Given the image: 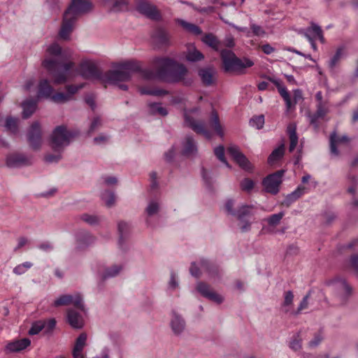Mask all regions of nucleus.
<instances>
[{
  "label": "nucleus",
  "mask_w": 358,
  "mask_h": 358,
  "mask_svg": "<svg viewBox=\"0 0 358 358\" xmlns=\"http://www.w3.org/2000/svg\"><path fill=\"white\" fill-rule=\"evenodd\" d=\"M152 63L154 69H146L142 72L145 79H158L168 83L182 81L185 85L191 83V80H185L187 69L183 64L168 57H156Z\"/></svg>",
  "instance_id": "nucleus-1"
},
{
  "label": "nucleus",
  "mask_w": 358,
  "mask_h": 358,
  "mask_svg": "<svg viewBox=\"0 0 358 358\" xmlns=\"http://www.w3.org/2000/svg\"><path fill=\"white\" fill-rule=\"evenodd\" d=\"M47 55L42 64L51 74L54 83L59 85L67 80L69 71L74 66L71 62H65L62 49L57 43L50 45L46 50Z\"/></svg>",
  "instance_id": "nucleus-2"
},
{
  "label": "nucleus",
  "mask_w": 358,
  "mask_h": 358,
  "mask_svg": "<svg viewBox=\"0 0 358 358\" xmlns=\"http://www.w3.org/2000/svg\"><path fill=\"white\" fill-rule=\"evenodd\" d=\"M141 70L137 62L129 61L119 64L117 69L110 70L103 73L102 82L117 85L120 82H126L131 79L134 73Z\"/></svg>",
  "instance_id": "nucleus-3"
},
{
  "label": "nucleus",
  "mask_w": 358,
  "mask_h": 358,
  "mask_svg": "<svg viewBox=\"0 0 358 358\" xmlns=\"http://www.w3.org/2000/svg\"><path fill=\"white\" fill-rule=\"evenodd\" d=\"M221 58L226 71H233L237 73H244V69L251 67L254 62L247 57L240 59L230 50H222Z\"/></svg>",
  "instance_id": "nucleus-4"
},
{
  "label": "nucleus",
  "mask_w": 358,
  "mask_h": 358,
  "mask_svg": "<svg viewBox=\"0 0 358 358\" xmlns=\"http://www.w3.org/2000/svg\"><path fill=\"white\" fill-rule=\"evenodd\" d=\"M75 134L69 131L65 126L57 127L50 138V146L55 152H62L65 147L68 146L71 140L75 136Z\"/></svg>",
  "instance_id": "nucleus-5"
},
{
  "label": "nucleus",
  "mask_w": 358,
  "mask_h": 358,
  "mask_svg": "<svg viewBox=\"0 0 358 358\" xmlns=\"http://www.w3.org/2000/svg\"><path fill=\"white\" fill-rule=\"evenodd\" d=\"M189 272L192 276L196 278H199L202 272H205L208 275L210 279L215 280L220 278L221 269L215 263L207 259H201L198 263H192Z\"/></svg>",
  "instance_id": "nucleus-6"
},
{
  "label": "nucleus",
  "mask_w": 358,
  "mask_h": 358,
  "mask_svg": "<svg viewBox=\"0 0 358 358\" xmlns=\"http://www.w3.org/2000/svg\"><path fill=\"white\" fill-rule=\"evenodd\" d=\"M92 8V3L88 0H71L64 14L77 20L80 15L90 12Z\"/></svg>",
  "instance_id": "nucleus-7"
},
{
  "label": "nucleus",
  "mask_w": 358,
  "mask_h": 358,
  "mask_svg": "<svg viewBox=\"0 0 358 358\" xmlns=\"http://www.w3.org/2000/svg\"><path fill=\"white\" fill-rule=\"evenodd\" d=\"M73 304L75 308L80 312L85 313L83 298L80 293L74 294H64L57 298L53 303L55 307Z\"/></svg>",
  "instance_id": "nucleus-8"
},
{
  "label": "nucleus",
  "mask_w": 358,
  "mask_h": 358,
  "mask_svg": "<svg viewBox=\"0 0 358 358\" xmlns=\"http://www.w3.org/2000/svg\"><path fill=\"white\" fill-rule=\"evenodd\" d=\"M328 285L335 292L336 296L340 299L341 303H344L352 293V287L345 280L341 278L330 280Z\"/></svg>",
  "instance_id": "nucleus-9"
},
{
  "label": "nucleus",
  "mask_w": 358,
  "mask_h": 358,
  "mask_svg": "<svg viewBox=\"0 0 358 358\" xmlns=\"http://www.w3.org/2000/svg\"><path fill=\"white\" fill-rule=\"evenodd\" d=\"M284 173V170H279L268 175L264 179L263 185L266 192L272 194H276L278 193L279 187L282 182Z\"/></svg>",
  "instance_id": "nucleus-10"
},
{
  "label": "nucleus",
  "mask_w": 358,
  "mask_h": 358,
  "mask_svg": "<svg viewBox=\"0 0 358 358\" xmlns=\"http://www.w3.org/2000/svg\"><path fill=\"white\" fill-rule=\"evenodd\" d=\"M255 207L253 205H241L237 210L235 217L239 220L241 224V230L242 232H246L250 230L251 222L247 220L255 213Z\"/></svg>",
  "instance_id": "nucleus-11"
},
{
  "label": "nucleus",
  "mask_w": 358,
  "mask_h": 358,
  "mask_svg": "<svg viewBox=\"0 0 358 358\" xmlns=\"http://www.w3.org/2000/svg\"><path fill=\"white\" fill-rule=\"evenodd\" d=\"M27 141L31 149L38 150L42 145V131L38 122H34L27 131Z\"/></svg>",
  "instance_id": "nucleus-12"
},
{
  "label": "nucleus",
  "mask_w": 358,
  "mask_h": 358,
  "mask_svg": "<svg viewBox=\"0 0 358 358\" xmlns=\"http://www.w3.org/2000/svg\"><path fill=\"white\" fill-rule=\"evenodd\" d=\"M169 327L174 336H180L186 331V321L182 315L176 310H172L170 316Z\"/></svg>",
  "instance_id": "nucleus-13"
},
{
  "label": "nucleus",
  "mask_w": 358,
  "mask_h": 358,
  "mask_svg": "<svg viewBox=\"0 0 358 358\" xmlns=\"http://www.w3.org/2000/svg\"><path fill=\"white\" fill-rule=\"evenodd\" d=\"M161 201L158 198H151L148 200L147 205L145 208V220L149 227H154L152 219L157 217L161 210Z\"/></svg>",
  "instance_id": "nucleus-14"
},
{
  "label": "nucleus",
  "mask_w": 358,
  "mask_h": 358,
  "mask_svg": "<svg viewBox=\"0 0 358 358\" xmlns=\"http://www.w3.org/2000/svg\"><path fill=\"white\" fill-rule=\"evenodd\" d=\"M80 75L85 78L97 79L102 81L103 74L97 65L92 61H84L80 65Z\"/></svg>",
  "instance_id": "nucleus-15"
},
{
  "label": "nucleus",
  "mask_w": 358,
  "mask_h": 358,
  "mask_svg": "<svg viewBox=\"0 0 358 358\" xmlns=\"http://www.w3.org/2000/svg\"><path fill=\"white\" fill-rule=\"evenodd\" d=\"M196 290L204 298L220 304L223 302V297L217 294L208 284L199 281L196 285Z\"/></svg>",
  "instance_id": "nucleus-16"
},
{
  "label": "nucleus",
  "mask_w": 358,
  "mask_h": 358,
  "mask_svg": "<svg viewBox=\"0 0 358 358\" xmlns=\"http://www.w3.org/2000/svg\"><path fill=\"white\" fill-rule=\"evenodd\" d=\"M184 117L185 124L196 134H201L208 139L211 138V132L206 127V125L203 122L194 120L186 111L184 113Z\"/></svg>",
  "instance_id": "nucleus-17"
},
{
  "label": "nucleus",
  "mask_w": 358,
  "mask_h": 358,
  "mask_svg": "<svg viewBox=\"0 0 358 358\" xmlns=\"http://www.w3.org/2000/svg\"><path fill=\"white\" fill-rule=\"evenodd\" d=\"M227 152L243 169L248 171L252 170V165L247 157L241 152L238 146L234 145H230L227 148Z\"/></svg>",
  "instance_id": "nucleus-18"
},
{
  "label": "nucleus",
  "mask_w": 358,
  "mask_h": 358,
  "mask_svg": "<svg viewBox=\"0 0 358 358\" xmlns=\"http://www.w3.org/2000/svg\"><path fill=\"white\" fill-rule=\"evenodd\" d=\"M136 10L142 15L153 20L161 19V15L157 7L147 1L141 0L136 4Z\"/></svg>",
  "instance_id": "nucleus-19"
},
{
  "label": "nucleus",
  "mask_w": 358,
  "mask_h": 358,
  "mask_svg": "<svg viewBox=\"0 0 358 358\" xmlns=\"http://www.w3.org/2000/svg\"><path fill=\"white\" fill-rule=\"evenodd\" d=\"M76 20L64 13L62 23L58 33L60 39L68 41L73 30Z\"/></svg>",
  "instance_id": "nucleus-20"
},
{
  "label": "nucleus",
  "mask_w": 358,
  "mask_h": 358,
  "mask_svg": "<svg viewBox=\"0 0 358 358\" xmlns=\"http://www.w3.org/2000/svg\"><path fill=\"white\" fill-rule=\"evenodd\" d=\"M197 152L196 142L192 136L187 135L182 142V155L187 157H194Z\"/></svg>",
  "instance_id": "nucleus-21"
},
{
  "label": "nucleus",
  "mask_w": 358,
  "mask_h": 358,
  "mask_svg": "<svg viewBox=\"0 0 358 358\" xmlns=\"http://www.w3.org/2000/svg\"><path fill=\"white\" fill-rule=\"evenodd\" d=\"M6 164L10 168H18L31 164V161L23 154L13 153L7 156Z\"/></svg>",
  "instance_id": "nucleus-22"
},
{
  "label": "nucleus",
  "mask_w": 358,
  "mask_h": 358,
  "mask_svg": "<svg viewBox=\"0 0 358 358\" xmlns=\"http://www.w3.org/2000/svg\"><path fill=\"white\" fill-rule=\"evenodd\" d=\"M66 318L69 324L73 328L81 329L84 325L83 315L80 312L73 308L68 309Z\"/></svg>",
  "instance_id": "nucleus-23"
},
{
  "label": "nucleus",
  "mask_w": 358,
  "mask_h": 358,
  "mask_svg": "<svg viewBox=\"0 0 358 358\" xmlns=\"http://www.w3.org/2000/svg\"><path fill=\"white\" fill-rule=\"evenodd\" d=\"M76 240L77 246L83 248L94 243L95 238L89 231L80 230L76 234Z\"/></svg>",
  "instance_id": "nucleus-24"
},
{
  "label": "nucleus",
  "mask_w": 358,
  "mask_h": 358,
  "mask_svg": "<svg viewBox=\"0 0 358 358\" xmlns=\"http://www.w3.org/2000/svg\"><path fill=\"white\" fill-rule=\"evenodd\" d=\"M54 92L53 87L47 79H42L38 85L37 97L50 99Z\"/></svg>",
  "instance_id": "nucleus-25"
},
{
  "label": "nucleus",
  "mask_w": 358,
  "mask_h": 358,
  "mask_svg": "<svg viewBox=\"0 0 358 358\" xmlns=\"http://www.w3.org/2000/svg\"><path fill=\"white\" fill-rule=\"evenodd\" d=\"M349 138L347 136L344 135L341 137H338L336 131H334L330 135V152L332 155L338 156L339 152L337 149V145L343 143H348Z\"/></svg>",
  "instance_id": "nucleus-26"
},
{
  "label": "nucleus",
  "mask_w": 358,
  "mask_h": 358,
  "mask_svg": "<svg viewBox=\"0 0 358 358\" xmlns=\"http://www.w3.org/2000/svg\"><path fill=\"white\" fill-rule=\"evenodd\" d=\"M87 335L82 333L79 335L76 341V343L73 350V358H85L83 355V350L86 345Z\"/></svg>",
  "instance_id": "nucleus-27"
},
{
  "label": "nucleus",
  "mask_w": 358,
  "mask_h": 358,
  "mask_svg": "<svg viewBox=\"0 0 358 358\" xmlns=\"http://www.w3.org/2000/svg\"><path fill=\"white\" fill-rule=\"evenodd\" d=\"M215 71L213 67H206L199 71V75L203 84L206 86H210L213 83V77Z\"/></svg>",
  "instance_id": "nucleus-28"
},
{
  "label": "nucleus",
  "mask_w": 358,
  "mask_h": 358,
  "mask_svg": "<svg viewBox=\"0 0 358 358\" xmlns=\"http://www.w3.org/2000/svg\"><path fill=\"white\" fill-rule=\"evenodd\" d=\"M30 344V340L27 338H24L8 343L6 349L10 352H20L27 348Z\"/></svg>",
  "instance_id": "nucleus-29"
},
{
  "label": "nucleus",
  "mask_w": 358,
  "mask_h": 358,
  "mask_svg": "<svg viewBox=\"0 0 358 358\" xmlns=\"http://www.w3.org/2000/svg\"><path fill=\"white\" fill-rule=\"evenodd\" d=\"M209 127L215 131V132L220 136V137H223L224 131L222 127L220 124L218 115L215 110H213L210 114V120H209Z\"/></svg>",
  "instance_id": "nucleus-30"
},
{
  "label": "nucleus",
  "mask_w": 358,
  "mask_h": 358,
  "mask_svg": "<svg viewBox=\"0 0 358 358\" xmlns=\"http://www.w3.org/2000/svg\"><path fill=\"white\" fill-rule=\"evenodd\" d=\"M37 101L34 99H27L22 103V117L27 119L36 110Z\"/></svg>",
  "instance_id": "nucleus-31"
},
{
  "label": "nucleus",
  "mask_w": 358,
  "mask_h": 358,
  "mask_svg": "<svg viewBox=\"0 0 358 358\" xmlns=\"http://www.w3.org/2000/svg\"><path fill=\"white\" fill-rule=\"evenodd\" d=\"M327 110L323 106L322 103H318L317 105V111L313 115H310V123L313 124L315 129L319 127L317 122L318 119L323 118L327 114Z\"/></svg>",
  "instance_id": "nucleus-32"
},
{
  "label": "nucleus",
  "mask_w": 358,
  "mask_h": 358,
  "mask_svg": "<svg viewBox=\"0 0 358 358\" xmlns=\"http://www.w3.org/2000/svg\"><path fill=\"white\" fill-rule=\"evenodd\" d=\"M305 190L306 188L303 186H298L294 191H293L290 194H288L286 196L285 199L284 201V204L289 206L292 203L296 201L298 199H299L303 194H304Z\"/></svg>",
  "instance_id": "nucleus-33"
},
{
  "label": "nucleus",
  "mask_w": 358,
  "mask_h": 358,
  "mask_svg": "<svg viewBox=\"0 0 358 358\" xmlns=\"http://www.w3.org/2000/svg\"><path fill=\"white\" fill-rule=\"evenodd\" d=\"M152 38L156 43L160 45H166L169 44V34L162 29H157L152 35Z\"/></svg>",
  "instance_id": "nucleus-34"
},
{
  "label": "nucleus",
  "mask_w": 358,
  "mask_h": 358,
  "mask_svg": "<svg viewBox=\"0 0 358 358\" xmlns=\"http://www.w3.org/2000/svg\"><path fill=\"white\" fill-rule=\"evenodd\" d=\"M186 59L189 62H194L201 61L203 59V54L199 51L194 45H189L187 47Z\"/></svg>",
  "instance_id": "nucleus-35"
},
{
  "label": "nucleus",
  "mask_w": 358,
  "mask_h": 358,
  "mask_svg": "<svg viewBox=\"0 0 358 358\" xmlns=\"http://www.w3.org/2000/svg\"><path fill=\"white\" fill-rule=\"evenodd\" d=\"M123 269V266L121 264H114L105 269L102 274L101 278L106 280L110 278H114L117 276Z\"/></svg>",
  "instance_id": "nucleus-36"
},
{
  "label": "nucleus",
  "mask_w": 358,
  "mask_h": 358,
  "mask_svg": "<svg viewBox=\"0 0 358 358\" xmlns=\"http://www.w3.org/2000/svg\"><path fill=\"white\" fill-rule=\"evenodd\" d=\"M306 29L307 30L310 31V34L312 36H313V37H315V39H318L322 43H325V38L323 35V31L318 24L313 22H311L310 26L307 27Z\"/></svg>",
  "instance_id": "nucleus-37"
},
{
  "label": "nucleus",
  "mask_w": 358,
  "mask_h": 358,
  "mask_svg": "<svg viewBox=\"0 0 358 358\" xmlns=\"http://www.w3.org/2000/svg\"><path fill=\"white\" fill-rule=\"evenodd\" d=\"M148 107L149 113L152 115L166 116L168 114L166 108L163 107L160 103H150Z\"/></svg>",
  "instance_id": "nucleus-38"
},
{
  "label": "nucleus",
  "mask_w": 358,
  "mask_h": 358,
  "mask_svg": "<svg viewBox=\"0 0 358 358\" xmlns=\"http://www.w3.org/2000/svg\"><path fill=\"white\" fill-rule=\"evenodd\" d=\"M287 133L290 141L289 150V152H293L298 143V136L296 132V127L292 125H289L287 127Z\"/></svg>",
  "instance_id": "nucleus-39"
},
{
  "label": "nucleus",
  "mask_w": 358,
  "mask_h": 358,
  "mask_svg": "<svg viewBox=\"0 0 358 358\" xmlns=\"http://www.w3.org/2000/svg\"><path fill=\"white\" fill-rule=\"evenodd\" d=\"M202 41L209 47L213 48L214 50H219L220 42L217 40V37L213 34H205L202 38Z\"/></svg>",
  "instance_id": "nucleus-40"
},
{
  "label": "nucleus",
  "mask_w": 358,
  "mask_h": 358,
  "mask_svg": "<svg viewBox=\"0 0 358 358\" xmlns=\"http://www.w3.org/2000/svg\"><path fill=\"white\" fill-rule=\"evenodd\" d=\"M18 122L17 118L8 117L6 119L5 125L6 130L13 134H16L18 132Z\"/></svg>",
  "instance_id": "nucleus-41"
},
{
  "label": "nucleus",
  "mask_w": 358,
  "mask_h": 358,
  "mask_svg": "<svg viewBox=\"0 0 358 358\" xmlns=\"http://www.w3.org/2000/svg\"><path fill=\"white\" fill-rule=\"evenodd\" d=\"M285 147L284 145H280L278 148L273 150L268 158V163L270 164L278 161L284 155Z\"/></svg>",
  "instance_id": "nucleus-42"
},
{
  "label": "nucleus",
  "mask_w": 358,
  "mask_h": 358,
  "mask_svg": "<svg viewBox=\"0 0 358 358\" xmlns=\"http://www.w3.org/2000/svg\"><path fill=\"white\" fill-rule=\"evenodd\" d=\"M178 22L185 30L196 36L200 35L202 33L201 29L196 24L187 22L183 20H179Z\"/></svg>",
  "instance_id": "nucleus-43"
},
{
  "label": "nucleus",
  "mask_w": 358,
  "mask_h": 358,
  "mask_svg": "<svg viewBox=\"0 0 358 358\" xmlns=\"http://www.w3.org/2000/svg\"><path fill=\"white\" fill-rule=\"evenodd\" d=\"M139 92L141 94H147V95H152V96H164L168 94V92L159 88L155 89H149L145 87H142L139 88Z\"/></svg>",
  "instance_id": "nucleus-44"
},
{
  "label": "nucleus",
  "mask_w": 358,
  "mask_h": 358,
  "mask_svg": "<svg viewBox=\"0 0 358 358\" xmlns=\"http://www.w3.org/2000/svg\"><path fill=\"white\" fill-rule=\"evenodd\" d=\"M101 199L105 202L107 207H112L115 203V195L113 192L105 190L101 193Z\"/></svg>",
  "instance_id": "nucleus-45"
},
{
  "label": "nucleus",
  "mask_w": 358,
  "mask_h": 358,
  "mask_svg": "<svg viewBox=\"0 0 358 358\" xmlns=\"http://www.w3.org/2000/svg\"><path fill=\"white\" fill-rule=\"evenodd\" d=\"M32 266L33 264L31 262H25L14 267L13 272L17 275H21L25 273L29 268L32 267Z\"/></svg>",
  "instance_id": "nucleus-46"
},
{
  "label": "nucleus",
  "mask_w": 358,
  "mask_h": 358,
  "mask_svg": "<svg viewBox=\"0 0 358 358\" xmlns=\"http://www.w3.org/2000/svg\"><path fill=\"white\" fill-rule=\"evenodd\" d=\"M285 213L283 211H281L278 213L270 215L266 219V221L267 222L269 226L275 227L280 223V220L282 219Z\"/></svg>",
  "instance_id": "nucleus-47"
},
{
  "label": "nucleus",
  "mask_w": 358,
  "mask_h": 358,
  "mask_svg": "<svg viewBox=\"0 0 358 358\" xmlns=\"http://www.w3.org/2000/svg\"><path fill=\"white\" fill-rule=\"evenodd\" d=\"M117 229L120 236V243H121L129 232V225L127 222L121 221L117 224Z\"/></svg>",
  "instance_id": "nucleus-48"
},
{
  "label": "nucleus",
  "mask_w": 358,
  "mask_h": 358,
  "mask_svg": "<svg viewBox=\"0 0 358 358\" xmlns=\"http://www.w3.org/2000/svg\"><path fill=\"white\" fill-rule=\"evenodd\" d=\"M278 90L281 96L283 98L284 101H285L287 108L290 109L291 107L292 106V103L291 101V97L286 87L282 85L278 88Z\"/></svg>",
  "instance_id": "nucleus-49"
},
{
  "label": "nucleus",
  "mask_w": 358,
  "mask_h": 358,
  "mask_svg": "<svg viewBox=\"0 0 358 358\" xmlns=\"http://www.w3.org/2000/svg\"><path fill=\"white\" fill-rule=\"evenodd\" d=\"M264 124V116L260 115L252 117L250 120V125L257 129H261Z\"/></svg>",
  "instance_id": "nucleus-50"
},
{
  "label": "nucleus",
  "mask_w": 358,
  "mask_h": 358,
  "mask_svg": "<svg viewBox=\"0 0 358 358\" xmlns=\"http://www.w3.org/2000/svg\"><path fill=\"white\" fill-rule=\"evenodd\" d=\"M81 220L90 225H96L99 222V218L95 215L84 213L80 216Z\"/></svg>",
  "instance_id": "nucleus-51"
},
{
  "label": "nucleus",
  "mask_w": 358,
  "mask_h": 358,
  "mask_svg": "<svg viewBox=\"0 0 358 358\" xmlns=\"http://www.w3.org/2000/svg\"><path fill=\"white\" fill-rule=\"evenodd\" d=\"M344 48L343 47H340L337 49L334 55L331 58L329 62V66L331 69H334L339 60L341 59L343 55Z\"/></svg>",
  "instance_id": "nucleus-52"
},
{
  "label": "nucleus",
  "mask_w": 358,
  "mask_h": 358,
  "mask_svg": "<svg viewBox=\"0 0 358 358\" xmlns=\"http://www.w3.org/2000/svg\"><path fill=\"white\" fill-rule=\"evenodd\" d=\"M289 346L294 351H299L301 348V338L299 333L293 336L289 343Z\"/></svg>",
  "instance_id": "nucleus-53"
},
{
  "label": "nucleus",
  "mask_w": 358,
  "mask_h": 358,
  "mask_svg": "<svg viewBox=\"0 0 358 358\" xmlns=\"http://www.w3.org/2000/svg\"><path fill=\"white\" fill-rule=\"evenodd\" d=\"M299 34H302L306 38H307V40L310 44L312 49L314 51H317V47L315 43V37H313V36L311 35L310 30H307V29L306 28L304 29L301 30L299 31Z\"/></svg>",
  "instance_id": "nucleus-54"
},
{
  "label": "nucleus",
  "mask_w": 358,
  "mask_h": 358,
  "mask_svg": "<svg viewBox=\"0 0 358 358\" xmlns=\"http://www.w3.org/2000/svg\"><path fill=\"white\" fill-rule=\"evenodd\" d=\"M348 180L349 183L348 192L350 194H355L357 191V187L358 185V180L356 176L349 175L348 177Z\"/></svg>",
  "instance_id": "nucleus-55"
},
{
  "label": "nucleus",
  "mask_w": 358,
  "mask_h": 358,
  "mask_svg": "<svg viewBox=\"0 0 358 358\" xmlns=\"http://www.w3.org/2000/svg\"><path fill=\"white\" fill-rule=\"evenodd\" d=\"M45 324L43 320H38L32 324L31 327L29 330V334H38L41 330L44 329Z\"/></svg>",
  "instance_id": "nucleus-56"
},
{
  "label": "nucleus",
  "mask_w": 358,
  "mask_h": 358,
  "mask_svg": "<svg viewBox=\"0 0 358 358\" xmlns=\"http://www.w3.org/2000/svg\"><path fill=\"white\" fill-rule=\"evenodd\" d=\"M50 99L57 103H64L70 100L69 95L64 92H58L52 94Z\"/></svg>",
  "instance_id": "nucleus-57"
},
{
  "label": "nucleus",
  "mask_w": 358,
  "mask_h": 358,
  "mask_svg": "<svg viewBox=\"0 0 358 358\" xmlns=\"http://www.w3.org/2000/svg\"><path fill=\"white\" fill-rule=\"evenodd\" d=\"M214 153L220 162L224 163L228 168H230L229 164L224 157V148L222 145L216 147L214 150Z\"/></svg>",
  "instance_id": "nucleus-58"
},
{
  "label": "nucleus",
  "mask_w": 358,
  "mask_h": 358,
  "mask_svg": "<svg viewBox=\"0 0 358 358\" xmlns=\"http://www.w3.org/2000/svg\"><path fill=\"white\" fill-rule=\"evenodd\" d=\"M294 294L292 291H287L284 294V301L282 303L283 307L285 308V311L288 312L289 309L286 308L290 306L293 303Z\"/></svg>",
  "instance_id": "nucleus-59"
},
{
  "label": "nucleus",
  "mask_w": 358,
  "mask_h": 358,
  "mask_svg": "<svg viewBox=\"0 0 358 358\" xmlns=\"http://www.w3.org/2000/svg\"><path fill=\"white\" fill-rule=\"evenodd\" d=\"M201 176H202L203 180L204 181L206 185L208 188H211V187L213 185V178H212L210 173L208 171H207L206 169L202 168Z\"/></svg>",
  "instance_id": "nucleus-60"
},
{
  "label": "nucleus",
  "mask_w": 358,
  "mask_h": 358,
  "mask_svg": "<svg viewBox=\"0 0 358 358\" xmlns=\"http://www.w3.org/2000/svg\"><path fill=\"white\" fill-rule=\"evenodd\" d=\"M250 26L254 36H263L266 34V31L262 27L252 22L250 23Z\"/></svg>",
  "instance_id": "nucleus-61"
},
{
  "label": "nucleus",
  "mask_w": 358,
  "mask_h": 358,
  "mask_svg": "<svg viewBox=\"0 0 358 358\" xmlns=\"http://www.w3.org/2000/svg\"><path fill=\"white\" fill-rule=\"evenodd\" d=\"M101 126V120L99 117H95L92 120L90 128L87 131V134L90 135L92 133L97 130Z\"/></svg>",
  "instance_id": "nucleus-62"
},
{
  "label": "nucleus",
  "mask_w": 358,
  "mask_h": 358,
  "mask_svg": "<svg viewBox=\"0 0 358 358\" xmlns=\"http://www.w3.org/2000/svg\"><path fill=\"white\" fill-rule=\"evenodd\" d=\"M57 154H48L45 156V161L47 163H57L62 159V152H57Z\"/></svg>",
  "instance_id": "nucleus-63"
},
{
  "label": "nucleus",
  "mask_w": 358,
  "mask_h": 358,
  "mask_svg": "<svg viewBox=\"0 0 358 358\" xmlns=\"http://www.w3.org/2000/svg\"><path fill=\"white\" fill-rule=\"evenodd\" d=\"M254 182L249 178H245L241 182V189L246 192H250L254 187Z\"/></svg>",
  "instance_id": "nucleus-64"
}]
</instances>
